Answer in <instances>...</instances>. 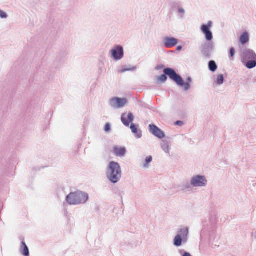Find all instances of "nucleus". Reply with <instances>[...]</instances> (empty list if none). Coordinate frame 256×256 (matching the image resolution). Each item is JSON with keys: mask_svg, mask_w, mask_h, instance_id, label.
Listing matches in <instances>:
<instances>
[{"mask_svg": "<svg viewBox=\"0 0 256 256\" xmlns=\"http://www.w3.org/2000/svg\"><path fill=\"white\" fill-rule=\"evenodd\" d=\"M138 126L132 123L130 128L136 138H140L142 136V131L138 130Z\"/></svg>", "mask_w": 256, "mask_h": 256, "instance_id": "17", "label": "nucleus"}, {"mask_svg": "<svg viewBox=\"0 0 256 256\" xmlns=\"http://www.w3.org/2000/svg\"><path fill=\"white\" fill-rule=\"evenodd\" d=\"M150 132L159 139H162L165 137L164 132L158 127L154 124H150L148 126Z\"/></svg>", "mask_w": 256, "mask_h": 256, "instance_id": "10", "label": "nucleus"}, {"mask_svg": "<svg viewBox=\"0 0 256 256\" xmlns=\"http://www.w3.org/2000/svg\"><path fill=\"white\" fill-rule=\"evenodd\" d=\"M98 209H99V208H98V207L96 208V210H98Z\"/></svg>", "mask_w": 256, "mask_h": 256, "instance_id": "36", "label": "nucleus"}, {"mask_svg": "<svg viewBox=\"0 0 256 256\" xmlns=\"http://www.w3.org/2000/svg\"><path fill=\"white\" fill-rule=\"evenodd\" d=\"M126 150L125 147H118L115 146L114 147V153L116 156H124L126 153Z\"/></svg>", "mask_w": 256, "mask_h": 256, "instance_id": "15", "label": "nucleus"}, {"mask_svg": "<svg viewBox=\"0 0 256 256\" xmlns=\"http://www.w3.org/2000/svg\"><path fill=\"white\" fill-rule=\"evenodd\" d=\"M162 40L164 46L166 48L174 47L178 44V40L174 37L166 36Z\"/></svg>", "mask_w": 256, "mask_h": 256, "instance_id": "11", "label": "nucleus"}, {"mask_svg": "<svg viewBox=\"0 0 256 256\" xmlns=\"http://www.w3.org/2000/svg\"><path fill=\"white\" fill-rule=\"evenodd\" d=\"M8 17V14L4 11L0 10V18L2 19L6 18Z\"/></svg>", "mask_w": 256, "mask_h": 256, "instance_id": "30", "label": "nucleus"}, {"mask_svg": "<svg viewBox=\"0 0 256 256\" xmlns=\"http://www.w3.org/2000/svg\"><path fill=\"white\" fill-rule=\"evenodd\" d=\"M175 125L178 126H182L184 124V122L182 121L181 120H177L174 123Z\"/></svg>", "mask_w": 256, "mask_h": 256, "instance_id": "31", "label": "nucleus"}, {"mask_svg": "<svg viewBox=\"0 0 256 256\" xmlns=\"http://www.w3.org/2000/svg\"><path fill=\"white\" fill-rule=\"evenodd\" d=\"M207 231L208 230L206 227V225H204V228H202L200 232V237L202 239L204 238L206 236Z\"/></svg>", "mask_w": 256, "mask_h": 256, "instance_id": "24", "label": "nucleus"}, {"mask_svg": "<svg viewBox=\"0 0 256 256\" xmlns=\"http://www.w3.org/2000/svg\"><path fill=\"white\" fill-rule=\"evenodd\" d=\"M224 82V76L222 74H219L218 76L216 82L218 84H221L223 83Z\"/></svg>", "mask_w": 256, "mask_h": 256, "instance_id": "28", "label": "nucleus"}, {"mask_svg": "<svg viewBox=\"0 0 256 256\" xmlns=\"http://www.w3.org/2000/svg\"><path fill=\"white\" fill-rule=\"evenodd\" d=\"M127 102L126 98L114 97L110 100L109 104L113 108H120L124 106Z\"/></svg>", "mask_w": 256, "mask_h": 256, "instance_id": "9", "label": "nucleus"}, {"mask_svg": "<svg viewBox=\"0 0 256 256\" xmlns=\"http://www.w3.org/2000/svg\"><path fill=\"white\" fill-rule=\"evenodd\" d=\"M187 242V240H184L180 236L176 235L173 240V244L176 247H180L183 244H186Z\"/></svg>", "mask_w": 256, "mask_h": 256, "instance_id": "14", "label": "nucleus"}, {"mask_svg": "<svg viewBox=\"0 0 256 256\" xmlns=\"http://www.w3.org/2000/svg\"><path fill=\"white\" fill-rule=\"evenodd\" d=\"M182 47L181 46H178L176 47V50L178 51H180L182 50Z\"/></svg>", "mask_w": 256, "mask_h": 256, "instance_id": "35", "label": "nucleus"}, {"mask_svg": "<svg viewBox=\"0 0 256 256\" xmlns=\"http://www.w3.org/2000/svg\"><path fill=\"white\" fill-rule=\"evenodd\" d=\"M22 240L20 248V252L24 256H30V251L28 246L24 240V238L20 237Z\"/></svg>", "mask_w": 256, "mask_h": 256, "instance_id": "13", "label": "nucleus"}, {"mask_svg": "<svg viewBox=\"0 0 256 256\" xmlns=\"http://www.w3.org/2000/svg\"><path fill=\"white\" fill-rule=\"evenodd\" d=\"M212 38V33L209 30V41Z\"/></svg>", "mask_w": 256, "mask_h": 256, "instance_id": "34", "label": "nucleus"}, {"mask_svg": "<svg viewBox=\"0 0 256 256\" xmlns=\"http://www.w3.org/2000/svg\"><path fill=\"white\" fill-rule=\"evenodd\" d=\"M235 54L234 49L233 48H232L230 49V57L233 58Z\"/></svg>", "mask_w": 256, "mask_h": 256, "instance_id": "32", "label": "nucleus"}, {"mask_svg": "<svg viewBox=\"0 0 256 256\" xmlns=\"http://www.w3.org/2000/svg\"><path fill=\"white\" fill-rule=\"evenodd\" d=\"M192 82V78L190 76H188L186 78V82H184L182 77L178 74L176 73V80L175 83L180 87H182L184 90L187 91L190 88V84Z\"/></svg>", "mask_w": 256, "mask_h": 256, "instance_id": "8", "label": "nucleus"}, {"mask_svg": "<svg viewBox=\"0 0 256 256\" xmlns=\"http://www.w3.org/2000/svg\"><path fill=\"white\" fill-rule=\"evenodd\" d=\"M106 175L111 183H118L122 177V171L120 164L114 161L110 162L106 168Z\"/></svg>", "mask_w": 256, "mask_h": 256, "instance_id": "1", "label": "nucleus"}, {"mask_svg": "<svg viewBox=\"0 0 256 256\" xmlns=\"http://www.w3.org/2000/svg\"><path fill=\"white\" fill-rule=\"evenodd\" d=\"M201 30L204 34L206 41L202 42L200 47V50L206 58H208V24H202L201 26Z\"/></svg>", "mask_w": 256, "mask_h": 256, "instance_id": "4", "label": "nucleus"}, {"mask_svg": "<svg viewBox=\"0 0 256 256\" xmlns=\"http://www.w3.org/2000/svg\"><path fill=\"white\" fill-rule=\"evenodd\" d=\"M178 12L181 15L180 16V18H184V14H185V10L182 7H180L178 9Z\"/></svg>", "mask_w": 256, "mask_h": 256, "instance_id": "29", "label": "nucleus"}, {"mask_svg": "<svg viewBox=\"0 0 256 256\" xmlns=\"http://www.w3.org/2000/svg\"><path fill=\"white\" fill-rule=\"evenodd\" d=\"M188 227H186L178 230L176 235L180 236L181 238H182L184 240H187L188 241Z\"/></svg>", "mask_w": 256, "mask_h": 256, "instance_id": "16", "label": "nucleus"}, {"mask_svg": "<svg viewBox=\"0 0 256 256\" xmlns=\"http://www.w3.org/2000/svg\"><path fill=\"white\" fill-rule=\"evenodd\" d=\"M110 57L116 61L121 60L124 56V50L120 45H116L110 50Z\"/></svg>", "mask_w": 256, "mask_h": 256, "instance_id": "6", "label": "nucleus"}, {"mask_svg": "<svg viewBox=\"0 0 256 256\" xmlns=\"http://www.w3.org/2000/svg\"><path fill=\"white\" fill-rule=\"evenodd\" d=\"M191 184L192 187H203L206 186L208 180L205 176L197 174L193 176L191 180Z\"/></svg>", "mask_w": 256, "mask_h": 256, "instance_id": "7", "label": "nucleus"}, {"mask_svg": "<svg viewBox=\"0 0 256 256\" xmlns=\"http://www.w3.org/2000/svg\"><path fill=\"white\" fill-rule=\"evenodd\" d=\"M178 253L181 256H192L190 252H186L183 250H179Z\"/></svg>", "mask_w": 256, "mask_h": 256, "instance_id": "27", "label": "nucleus"}, {"mask_svg": "<svg viewBox=\"0 0 256 256\" xmlns=\"http://www.w3.org/2000/svg\"><path fill=\"white\" fill-rule=\"evenodd\" d=\"M249 41V36L248 32H244L240 38V42L242 44H245Z\"/></svg>", "mask_w": 256, "mask_h": 256, "instance_id": "18", "label": "nucleus"}, {"mask_svg": "<svg viewBox=\"0 0 256 256\" xmlns=\"http://www.w3.org/2000/svg\"><path fill=\"white\" fill-rule=\"evenodd\" d=\"M112 130L111 124L110 122H107L104 126V130L106 133H109Z\"/></svg>", "mask_w": 256, "mask_h": 256, "instance_id": "25", "label": "nucleus"}, {"mask_svg": "<svg viewBox=\"0 0 256 256\" xmlns=\"http://www.w3.org/2000/svg\"><path fill=\"white\" fill-rule=\"evenodd\" d=\"M217 68V65L214 61L212 60L209 62V70H210L212 72H215Z\"/></svg>", "mask_w": 256, "mask_h": 256, "instance_id": "22", "label": "nucleus"}, {"mask_svg": "<svg viewBox=\"0 0 256 256\" xmlns=\"http://www.w3.org/2000/svg\"><path fill=\"white\" fill-rule=\"evenodd\" d=\"M164 67V66L163 64H160V65L157 66L156 68V70H160L162 68Z\"/></svg>", "mask_w": 256, "mask_h": 256, "instance_id": "33", "label": "nucleus"}, {"mask_svg": "<svg viewBox=\"0 0 256 256\" xmlns=\"http://www.w3.org/2000/svg\"><path fill=\"white\" fill-rule=\"evenodd\" d=\"M126 66H123V68L122 69L120 70H118V72H120V73H124L126 72H128V71H134L136 70V66H129V68H125Z\"/></svg>", "mask_w": 256, "mask_h": 256, "instance_id": "20", "label": "nucleus"}, {"mask_svg": "<svg viewBox=\"0 0 256 256\" xmlns=\"http://www.w3.org/2000/svg\"><path fill=\"white\" fill-rule=\"evenodd\" d=\"M210 22H209V25H208L209 28L210 27Z\"/></svg>", "mask_w": 256, "mask_h": 256, "instance_id": "37", "label": "nucleus"}, {"mask_svg": "<svg viewBox=\"0 0 256 256\" xmlns=\"http://www.w3.org/2000/svg\"><path fill=\"white\" fill-rule=\"evenodd\" d=\"M170 6L174 10H178L180 6V2L172 1L170 2Z\"/></svg>", "mask_w": 256, "mask_h": 256, "instance_id": "23", "label": "nucleus"}, {"mask_svg": "<svg viewBox=\"0 0 256 256\" xmlns=\"http://www.w3.org/2000/svg\"><path fill=\"white\" fill-rule=\"evenodd\" d=\"M181 187L182 190H183L190 191L192 190V186L191 184V182H190V183L187 182L184 184Z\"/></svg>", "mask_w": 256, "mask_h": 256, "instance_id": "21", "label": "nucleus"}, {"mask_svg": "<svg viewBox=\"0 0 256 256\" xmlns=\"http://www.w3.org/2000/svg\"><path fill=\"white\" fill-rule=\"evenodd\" d=\"M152 160V157L151 156H147L146 159L144 164H143L142 167L144 168H149L150 164Z\"/></svg>", "mask_w": 256, "mask_h": 256, "instance_id": "19", "label": "nucleus"}, {"mask_svg": "<svg viewBox=\"0 0 256 256\" xmlns=\"http://www.w3.org/2000/svg\"><path fill=\"white\" fill-rule=\"evenodd\" d=\"M176 70L170 68H164L163 70V74L158 77V80L162 83L165 82L168 80V76L175 82L176 80Z\"/></svg>", "mask_w": 256, "mask_h": 256, "instance_id": "5", "label": "nucleus"}, {"mask_svg": "<svg viewBox=\"0 0 256 256\" xmlns=\"http://www.w3.org/2000/svg\"><path fill=\"white\" fill-rule=\"evenodd\" d=\"M88 194L84 192L77 190L70 192L66 198V202L70 205L76 206L85 204L88 200Z\"/></svg>", "mask_w": 256, "mask_h": 256, "instance_id": "2", "label": "nucleus"}, {"mask_svg": "<svg viewBox=\"0 0 256 256\" xmlns=\"http://www.w3.org/2000/svg\"><path fill=\"white\" fill-rule=\"evenodd\" d=\"M162 148L166 153L169 154V146L167 144H163L161 145Z\"/></svg>", "mask_w": 256, "mask_h": 256, "instance_id": "26", "label": "nucleus"}, {"mask_svg": "<svg viewBox=\"0 0 256 256\" xmlns=\"http://www.w3.org/2000/svg\"><path fill=\"white\" fill-rule=\"evenodd\" d=\"M134 120V116L132 112H129L128 114L126 113H124L122 114V122L126 126H129Z\"/></svg>", "mask_w": 256, "mask_h": 256, "instance_id": "12", "label": "nucleus"}, {"mask_svg": "<svg viewBox=\"0 0 256 256\" xmlns=\"http://www.w3.org/2000/svg\"><path fill=\"white\" fill-rule=\"evenodd\" d=\"M243 60L246 63V66L248 68H252L256 66V54L250 50L244 52Z\"/></svg>", "mask_w": 256, "mask_h": 256, "instance_id": "3", "label": "nucleus"}]
</instances>
